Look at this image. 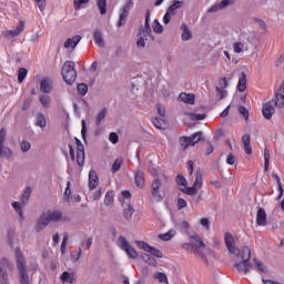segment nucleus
Wrapping results in <instances>:
<instances>
[{"mask_svg": "<svg viewBox=\"0 0 284 284\" xmlns=\"http://www.w3.org/2000/svg\"><path fill=\"white\" fill-rule=\"evenodd\" d=\"M133 174L136 187L143 190V187H145V173L140 169H136L135 171H133Z\"/></svg>", "mask_w": 284, "mask_h": 284, "instance_id": "14", "label": "nucleus"}, {"mask_svg": "<svg viewBox=\"0 0 284 284\" xmlns=\"http://www.w3.org/2000/svg\"><path fill=\"white\" fill-rule=\"evenodd\" d=\"M79 41H81V36L77 34L73 38L67 39L64 42V48H77L79 45Z\"/></svg>", "mask_w": 284, "mask_h": 284, "instance_id": "27", "label": "nucleus"}, {"mask_svg": "<svg viewBox=\"0 0 284 284\" xmlns=\"http://www.w3.org/2000/svg\"><path fill=\"white\" fill-rule=\"evenodd\" d=\"M262 113L264 119L270 121L272 116L274 115V106L272 105V102H266L262 108Z\"/></svg>", "mask_w": 284, "mask_h": 284, "instance_id": "19", "label": "nucleus"}, {"mask_svg": "<svg viewBox=\"0 0 284 284\" xmlns=\"http://www.w3.org/2000/svg\"><path fill=\"white\" fill-rule=\"evenodd\" d=\"M183 250L186 252H194V254H200L201 250H205V242H203V237L199 234H193L189 239V243L182 244Z\"/></svg>", "mask_w": 284, "mask_h": 284, "instance_id": "4", "label": "nucleus"}, {"mask_svg": "<svg viewBox=\"0 0 284 284\" xmlns=\"http://www.w3.org/2000/svg\"><path fill=\"white\" fill-rule=\"evenodd\" d=\"M172 232H166L164 234H161L159 237L161 239V241H170L172 239Z\"/></svg>", "mask_w": 284, "mask_h": 284, "instance_id": "64", "label": "nucleus"}, {"mask_svg": "<svg viewBox=\"0 0 284 284\" xmlns=\"http://www.w3.org/2000/svg\"><path fill=\"white\" fill-rule=\"evenodd\" d=\"M121 165H123V159H121V158L115 159V161L112 164V169H111L112 173L116 174V172H119V170H121Z\"/></svg>", "mask_w": 284, "mask_h": 284, "instance_id": "41", "label": "nucleus"}, {"mask_svg": "<svg viewBox=\"0 0 284 284\" xmlns=\"http://www.w3.org/2000/svg\"><path fill=\"white\" fill-rule=\"evenodd\" d=\"M6 145V129L0 130V159L6 156V159H12V149L3 148Z\"/></svg>", "mask_w": 284, "mask_h": 284, "instance_id": "9", "label": "nucleus"}, {"mask_svg": "<svg viewBox=\"0 0 284 284\" xmlns=\"http://www.w3.org/2000/svg\"><path fill=\"white\" fill-rule=\"evenodd\" d=\"M224 243L226 245V250L231 254H235L237 258H241V263H235L234 267L237 270V272H244V274H247L252 267V263L250 262V258H252V251L247 246H242L241 248L236 247L234 244V236L232 233L227 232L224 235Z\"/></svg>", "mask_w": 284, "mask_h": 284, "instance_id": "1", "label": "nucleus"}, {"mask_svg": "<svg viewBox=\"0 0 284 284\" xmlns=\"http://www.w3.org/2000/svg\"><path fill=\"white\" fill-rule=\"evenodd\" d=\"M60 281L62 284H73L77 282V272L72 268L62 272L60 275Z\"/></svg>", "mask_w": 284, "mask_h": 284, "instance_id": "12", "label": "nucleus"}, {"mask_svg": "<svg viewBox=\"0 0 284 284\" xmlns=\"http://www.w3.org/2000/svg\"><path fill=\"white\" fill-rule=\"evenodd\" d=\"M40 91L43 94H50V92H52V83L50 82V78H44L41 80Z\"/></svg>", "mask_w": 284, "mask_h": 284, "instance_id": "21", "label": "nucleus"}, {"mask_svg": "<svg viewBox=\"0 0 284 284\" xmlns=\"http://www.w3.org/2000/svg\"><path fill=\"white\" fill-rule=\"evenodd\" d=\"M8 267H10V261L7 257L0 256V283L10 284V277L8 276Z\"/></svg>", "mask_w": 284, "mask_h": 284, "instance_id": "8", "label": "nucleus"}, {"mask_svg": "<svg viewBox=\"0 0 284 284\" xmlns=\"http://www.w3.org/2000/svg\"><path fill=\"white\" fill-rule=\"evenodd\" d=\"M161 185H163V183L160 179H154L151 183V196L156 203H161V201L165 199V194L161 193Z\"/></svg>", "mask_w": 284, "mask_h": 284, "instance_id": "7", "label": "nucleus"}, {"mask_svg": "<svg viewBox=\"0 0 284 284\" xmlns=\"http://www.w3.org/2000/svg\"><path fill=\"white\" fill-rule=\"evenodd\" d=\"M104 205L110 207V205H114V191H108L104 196Z\"/></svg>", "mask_w": 284, "mask_h": 284, "instance_id": "35", "label": "nucleus"}, {"mask_svg": "<svg viewBox=\"0 0 284 284\" xmlns=\"http://www.w3.org/2000/svg\"><path fill=\"white\" fill-rule=\"evenodd\" d=\"M13 210H16L17 214H21V212L23 211V204L19 203V202H12L11 203Z\"/></svg>", "mask_w": 284, "mask_h": 284, "instance_id": "58", "label": "nucleus"}, {"mask_svg": "<svg viewBox=\"0 0 284 284\" xmlns=\"http://www.w3.org/2000/svg\"><path fill=\"white\" fill-rule=\"evenodd\" d=\"M36 125L38 128H45L47 122H45V115H43V113H38L36 115Z\"/></svg>", "mask_w": 284, "mask_h": 284, "instance_id": "39", "label": "nucleus"}, {"mask_svg": "<svg viewBox=\"0 0 284 284\" xmlns=\"http://www.w3.org/2000/svg\"><path fill=\"white\" fill-rule=\"evenodd\" d=\"M193 186H195L197 190H201L203 187V172H201V169L196 170L195 181L193 183Z\"/></svg>", "mask_w": 284, "mask_h": 284, "instance_id": "32", "label": "nucleus"}, {"mask_svg": "<svg viewBox=\"0 0 284 284\" xmlns=\"http://www.w3.org/2000/svg\"><path fill=\"white\" fill-rule=\"evenodd\" d=\"M138 247L144 250V252H148L151 256H155V258H163V253L159 248L151 246L145 242H138Z\"/></svg>", "mask_w": 284, "mask_h": 284, "instance_id": "10", "label": "nucleus"}, {"mask_svg": "<svg viewBox=\"0 0 284 284\" xmlns=\"http://www.w3.org/2000/svg\"><path fill=\"white\" fill-rule=\"evenodd\" d=\"M182 41H190V39H192V31H190L187 24H182Z\"/></svg>", "mask_w": 284, "mask_h": 284, "instance_id": "36", "label": "nucleus"}, {"mask_svg": "<svg viewBox=\"0 0 284 284\" xmlns=\"http://www.w3.org/2000/svg\"><path fill=\"white\" fill-rule=\"evenodd\" d=\"M24 24L20 22V24L14 30L4 31L3 34L7 39H14V37H19L23 32Z\"/></svg>", "mask_w": 284, "mask_h": 284, "instance_id": "18", "label": "nucleus"}, {"mask_svg": "<svg viewBox=\"0 0 284 284\" xmlns=\"http://www.w3.org/2000/svg\"><path fill=\"white\" fill-rule=\"evenodd\" d=\"M179 143L182 150L184 151L187 150V148H192V140L190 139V136H185V135L181 136L179 139Z\"/></svg>", "mask_w": 284, "mask_h": 284, "instance_id": "34", "label": "nucleus"}, {"mask_svg": "<svg viewBox=\"0 0 284 284\" xmlns=\"http://www.w3.org/2000/svg\"><path fill=\"white\" fill-rule=\"evenodd\" d=\"M226 163L227 165H234V163H236V158L234 156V154L229 153V155L226 156Z\"/></svg>", "mask_w": 284, "mask_h": 284, "instance_id": "62", "label": "nucleus"}, {"mask_svg": "<svg viewBox=\"0 0 284 284\" xmlns=\"http://www.w3.org/2000/svg\"><path fill=\"white\" fill-rule=\"evenodd\" d=\"M275 108H283L284 105V80L280 89L275 92V100L273 101Z\"/></svg>", "mask_w": 284, "mask_h": 284, "instance_id": "15", "label": "nucleus"}, {"mask_svg": "<svg viewBox=\"0 0 284 284\" xmlns=\"http://www.w3.org/2000/svg\"><path fill=\"white\" fill-rule=\"evenodd\" d=\"M152 123L155 128H158V130H163V123H164L163 120L155 116V118H152Z\"/></svg>", "mask_w": 284, "mask_h": 284, "instance_id": "52", "label": "nucleus"}, {"mask_svg": "<svg viewBox=\"0 0 284 284\" xmlns=\"http://www.w3.org/2000/svg\"><path fill=\"white\" fill-rule=\"evenodd\" d=\"M97 185H99V175L97 174V171L91 170L89 172V190H95Z\"/></svg>", "mask_w": 284, "mask_h": 284, "instance_id": "20", "label": "nucleus"}, {"mask_svg": "<svg viewBox=\"0 0 284 284\" xmlns=\"http://www.w3.org/2000/svg\"><path fill=\"white\" fill-rule=\"evenodd\" d=\"M183 8V1L174 0L173 3L168 8L166 12H170L172 17L176 14V10Z\"/></svg>", "mask_w": 284, "mask_h": 284, "instance_id": "30", "label": "nucleus"}, {"mask_svg": "<svg viewBox=\"0 0 284 284\" xmlns=\"http://www.w3.org/2000/svg\"><path fill=\"white\" fill-rule=\"evenodd\" d=\"M32 194V187L27 186L22 196L20 197L21 204L23 206L28 205V201H30V195Z\"/></svg>", "mask_w": 284, "mask_h": 284, "instance_id": "33", "label": "nucleus"}, {"mask_svg": "<svg viewBox=\"0 0 284 284\" xmlns=\"http://www.w3.org/2000/svg\"><path fill=\"white\" fill-rule=\"evenodd\" d=\"M244 48H245V44L243 42H234L233 43V50L236 54H241V52H243Z\"/></svg>", "mask_w": 284, "mask_h": 284, "instance_id": "48", "label": "nucleus"}, {"mask_svg": "<svg viewBox=\"0 0 284 284\" xmlns=\"http://www.w3.org/2000/svg\"><path fill=\"white\" fill-rule=\"evenodd\" d=\"M39 101L43 108H50V97L49 95H40Z\"/></svg>", "mask_w": 284, "mask_h": 284, "instance_id": "47", "label": "nucleus"}, {"mask_svg": "<svg viewBox=\"0 0 284 284\" xmlns=\"http://www.w3.org/2000/svg\"><path fill=\"white\" fill-rule=\"evenodd\" d=\"M81 134L83 141H87V134H88V124L85 123V120H82V129H81Z\"/></svg>", "mask_w": 284, "mask_h": 284, "instance_id": "60", "label": "nucleus"}, {"mask_svg": "<svg viewBox=\"0 0 284 284\" xmlns=\"http://www.w3.org/2000/svg\"><path fill=\"white\" fill-rule=\"evenodd\" d=\"M270 170V149H264V172Z\"/></svg>", "mask_w": 284, "mask_h": 284, "instance_id": "42", "label": "nucleus"}, {"mask_svg": "<svg viewBox=\"0 0 284 284\" xmlns=\"http://www.w3.org/2000/svg\"><path fill=\"white\" fill-rule=\"evenodd\" d=\"M256 225L264 227V225H267V213L265 212V209L258 207L257 214H256Z\"/></svg>", "mask_w": 284, "mask_h": 284, "instance_id": "17", "label": "nucleus"}, {"mask_svg": "<svg viewBox=\"0 0 284 284\" xmlns=\"http://www.w3.org/2000/svg\"><path fill=\"white\" fill-rule=\"evenodd\" d=\"M50 225V220L48 219V213H42L40 217L36 222V232L39 234V232H43L45 227Z\"/></svg>", "mask_w": 284, "mask_h": 284, "instance_id": "13", "label": "nucleus"}, {"mask_svg": "<svg viewBox=\"0 0 284 284\" xmlns=\"http://www.w3.org/2000/svg\"><path fill=\"white\" fill-rule=\"evenodd\" d=\"M26 77H28V69L20 68L18 71V83L26 81Z\"/></svg>", "mask_w": 284, "mask_h": 284, "instance_id": "43", "label": "nucleus"}, {"mask_svg": "<svg viewBox=\"0 0 284 284\" xmlns=\"http://www.w3.org/2000/svg\"><path fill=\"white\" fill-rule=\"evenodd\" d=\"M81 258V247L77 248L73 253H72V263H77L79 260Z\"/></svg>", "mask_w": 284, "mask_h": 284, "instance_id": "55", "label": "nucleus"}, {"mask_svg": "<svg viewBox=\"0 0 284 284\" xmlns=\"http://www.w3.org/2000/svg\"><path fill=\"white\" fill-rule=\"evenodd\" d=\"M70 194H72V191L70 190V182H67V187L64 190V201L67 203H70Z\"/></svg>", "mask_w": 284, "mask_h": 284, "instance_id": "56", "label": "nucleus"}, {"mask_svg": "<svg viewBox=\"0 0 284 284\" xmlns=\"http://www.w3.org/2000/svg\"><path fill=\"white\" fill-rule=\"evenodd\" d=\"M230 6V0H222L220 3L214 4L209 9V12H219V10H225Z\"/></svg>", "mask_w": 284, "mask_h": 284, "instance_id": "28", "label": "nucleus"}, {"mask_svg": "<svg viewBox=\"0 0 284 284\" xmlns=\"http://www.w3.org/2000/svg\"><path fill=\"white\" fill-rule=\"evenodd\" d=\"M140 256L142 261H144V263H146L148 265H151L152 267H156V258H154V256L148 253H142Z\"/></svg>", "mask_w": 284, "mask_h": 284, "instance_id": "31", "label": "nucleus"}, {"mask_svg": "<svg viewBox=\"0 0 284 284\" xmlns=\"http://www.w3.org/2000/svg\"><path fill=\"white\" fill-rule=\"evenodd\" d=\"M77 163L80 168L85 164V153H77Z\"/></svg>", "mask_w": 284, "mask_h": 284, "instance_id": "51", "label": "nucleus"}, {"mask_svg": "<svg viewBox=\"0 0 284 284\" xmlns=\"http://www.w3.org/2000/svg\"><path fill=\"white\" fill-rule=\"evenodd\" d=\"M131 201H132V193H130V191H122V197H120V202L122 207H124L123 216L125 221H132V214H134V206H132Z\"/></svg>", "mask_w": 284, "mask_h": 284, "instance_id": "5", "label": "nucleus"}, {"mask_svg": "<svg viewBox=\"0 0 284 284\" xmlns=\"http://www.w3.org/2000/svg\"><path fill=\"white\" fill-rule=\"evenodd\" d=\"M132 6H134V2H132V0H128L125 6L122 8V11L120 13L119 21H118V28L125 26L128 14H130V9L132 8Z\"/></svg>", "mask_w": 284, "mask_h": 284, "instance_id": "11", "label": "nucleus"}, {"mask_svg": "<svg viewBox=\"0 0 284 284\" xmlns=\"http://www.w3.org/2000/svg\"><path fill=\"white\" fill-rule=\"evenodd\" d=\"M153 32L161 34L163 32V24L158 19L153 21Z\"/></svg>", "mask_w": 284, "mask_h": 284, "instance_id": "44", "label": "nucleus"}, {"mask_svg": "<svg viewBox=\"0 0 284 284\" xmlns=\"http://www.w3.org/2000/svg\"><path fill=\"white\" fill-rule=\"evenodd\" d=\"M239 112L240 114H242V116H244L245 121H250V111H247V108H245L244 105H240Z\"/></svg>", "mask_w": 284, "mask_h": 284, "instance_id": "49", "label": "nucleus"}, {"mask_svg": "<svg viewBox=\"0 0 284 284\" xmlns=\"http://www.w3.org/2000/svg\"><path fill=\"white\" fill-rule=\"evenodd\" d=\"M200 224L202 227H205V230H210V219L203 217L200 220Z\"/></svg>", "mask_w": 284, "mask_h": 284, "instance_id": "63", "label": "nucleus"}, {"mask_svg": "<svg viewBox=\"0 0 284 284\" xmlns=\"http://www.w3.org/2000/svg\"><path fill=\"white\" fill-rule=\"evenodd\" d=\"M183 194H187V196H194L196 194V192H199V189L194 185L192 186H185L183 189H180Z\"/></svg>", "mask_w": 284, "mask_h": 284, "instance_id": "40", "label": "nucleus"}, {"mask_svg": "<svg viewBox=\"0 0 284 284\" xmlns=\"http://www.w3.org/2000/svg\"><path fill=\"white\" fill-rule=\"evenodd\" d=\"M237 90L239 92H245L247 90V74H245V71H242L239 77Z\"/></svg>", "mask_w": 284, "mask_h": 284, "instance_id": "23", "label": "nucleus"}, {"mask_svg": "<svg viewBox=\"0 0 284 284\" xmlns=\"http://www.w3.org/2000/svg\"><path fill=\"white\" fill-rule=\"evenodd\" d=\"M185 207H187V201L183 197L178 199V210H185Z\"/></svg>", "mask_w": 284, "mask_h": 284, "instance_id": "59", "label": "nucleus"}, {"mask_svg": "<svg viewBox=\"0 0 284 284\" xmlns=\"http://www.w3.org/2000/svg\"><path fill=\"white\" fill-rule=\"evenodd\" d=\"M20 148H21L22 152H28L30 150V148H32V144L29 141H27V140H23L20 143Z\"/></svg>", "mask_w": 284, "mask_h": 284, "instance_id": "54", "label": "nucleus"}, {"mask_svg": "<svg viewBox=\"0 0 284 284\" xmlns=\"http://www.w3.org/2000/svg\"><path fill=\"white\" fill-rule=\"evenodd\" d=\"M180 101H182L183 103H187L189 105H194L195 101H196V95H194V93H181L179 97Z\"/></svg>", "mask_w": 284, "mask_h": 284, "instance_id": "22", "label": "nucleus"}, {"mask_svg": "<svg viewBox=\"0 0 284 284\" xmlns=\"http://www.w3.org/2000/svg\"><path fill=\"white\" fill-rule=\"evenodd\" d=\"M16 261L17 270L20 276V284H30V275H28V268H26V257L23 256L21 247L16 248Z\"/></svg>", "mask_w": 284, "mask_h": 284, "instance_id": "2", "label": "nucleus"}, {"mask_svg": "<svg viewBox=\"0 0 284 284\" xmlns=\"http://www.w3.org/2000/svg\"><path fill=\"white\" fill-rule=\"evenodd\" d=\"M145 36L143 33L139 32V39L136 41L138 48H145Z\"/></svg>", "mask_w": 284, "mask_h": 284, "instance_id": "57", "label": "nucleus"}, {"mask_svg": "<svg viewBox=\"0 0 284 284\" xmlns=\"http://www.w3.org/2000/svg\"><path fill=\"white\" fill-rule=\"evenodd\" d=\"M189 139L191 140L192 148H194L196 143H201V141H205V138H203V131H197L193 133L191 136H189Z\"/></svg>", "mask_w": 284, "mask_h": 284, "instance_id": "25", "label": "nucleus"}, {"mask_svg": "<svg viewBox=\"0 0 284 284\" xmlns=\"http://www.w3.org/2000/svg\"><path fill=\"white\" fill-rule=\"evenodd\" d=\"M140 32L143 34V37H150L152 41H154V36H152V28H150V10H148L145 13L144 29H141Z\"/></svg>", "mask_w": 284, "mask_h": 284, "instance_id": "16", "label": "nucleus"}, {"mask_svg": "<svg viewBox=\"0 0 284 284\" xmlns=\"http://www.w3.org/2000/svg\"><path fill=\"white\" fill-rule=\"evenodd\" d=\"M118 241L120 243L121 250H123V252H125V254H126V256H129V258H138L139 252H136V250H134V247H132V245L130 244V242H128L125 236L120 235Z\"/></svg>", "mask_w": 284, "mask_h": 284, "instance_id": "6", "label": "nucleus"}, {"mask_svg": "<svg viewBox=\"0 0 284 284\" xmlns=\"http://www.w3.org/2000/svg\"><path fill=\"white\" fill-rule=\"evenodd\" d=\"M90 3V0H73L74 10H80L82 6Z\"/></svg>", "mask_w": 284, "mask_h": 284, "instance_id": "50", "label": "nucleus"}, {"mask_svg": "<svg viewBox=\"0 0 284 284\" xmlns=\"http://www.w3.org/2000/svg\"><path fill=\"white\" fill-rule=\"evenodd\" d=\"M93 40L100 48H105V41H103V32L101 30H95L93 33Z\"/></svg>", "mask_w": 284, "mask_h": 284, "instance_id": "26", "label": "nucleus"}, {"mask_svg": "<svg viewBox=\"0 0 284 284\" xmlns=\"http://www.w3.org/2000/svg\"><path fill=\"white\" fill-rule=\"evenodd\" d=\"M154 278H158L160 283H168V275H165V273L158 272Z\"/></svg>", "mask_w": 284, "mask_h": 284, "instance_id": "53", "label": "nucleus"}, {"mask_svg": "<svg viewBox=\"0 0 284 284\" xmlns=\"http://www.w3.org/2000/svg\"><path fill=\"white\" fill-rule=\"evenodd\" d=\"M109 141L116 145V143H119V134H116L115 132H111L109 134Z\"/></svg>", "mask_w": 284, "mask_h": 284, "instance_id": "61", "label": "nucleus"}, {"mask_svg": "<svg viewBox=\"0 0 284 284\" xmlns=\"http://www.w3.org/2000/svg\"><path fill=\"white\" fill-rule=\"evenodd\" d=\"M77 63L74 61H65L61 69V74L63 81L67 85H74V81H77Z\"/></svg>", "mask_w": 284, "mask_h": 284, "instance_id": "3", "label": "nucleus"}, {"mask_svg": "<svg viewBox=\"0 0 284 284\" xmlns=\"http://www.w3.org/2000/svg\"><path fill=\"white\" fill-rule=\"evenodd\" d=\"M108 115V109L103 108L95 116V125L99 128L101 125V122L105 119Z\"/></svg>", "mask_w": 284, "mask_h": 284, "instance_id": "37", "label": "nucleus"}, {"mask_svg": "<svg viewBox=\"0 0 284 284\" xmlns=\"http://www.w3.org/2000/svg\"><path fill=\"white\" fill-rule=\"evenodd\" d=\"M47 219L49 223H59L63 219V213L61 211H52L47 213Z\"/></svg>", "mask_w": 284, "mask_h": 284, "instance_id": "24", "label": "nucleus"}, {"mask_svg": "<svg viewBox=\"0 0 284 284\" xmlns=\"http://www.w3.org/2000/svg\"><path fill=\"white\" fill-rule=\"evenodd\" d=\"M175 182H176L178 185H181L182 187L187 186V180L182 174L176 175Z\"/></svg>", "mask_w": 284, "mask_h": 284, "instance_id": "45", "label": "nucleus"}, {"mask_svg": "<svg viewBox=\"0 0 284 284\" xmlns=\"http://www.w3.org/2000/svg\"><path fill=\"white\" fill-rule=\"evenodd\" d=\"M78 93L80 94V97H85L88 94V84L85 83L78 84Z\"/></svg>", "mask_w": 284, "mask_h": 284, "instance_id": "46", "label": "nucleus"}, {"mask_svg": "<svg viewBox=\"0 0 284 284\" xmlns=\"http://www.w3.org/2000/svg\"><path fill=\"white\" fill-rule=\"evenodd\" d=\"M98 10H100V14L108 13V0H97Z\"/></svg>", "mask_w": 284, "mask_h": 284, "instance_id": "38", "label": "nucleus"}, {"mask_svg": "<svg viewBox=\"0 0 284 284\" xmlns=\"http://www.w3.org/2000/svg\"><path fill=\"white\" fill-rule=\"evenodd\" d=\"M242 142L244 145V152L246 154H252V143H251L250 134H244L242 136Z\"/></svg>", "mask_w": 284, "mask_h": 284, "instance_id": "29", "label": "nucleus"}]
</instances>
